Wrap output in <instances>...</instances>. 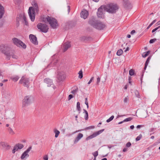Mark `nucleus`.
Masks as SVG:
<instances>
[{
  "instance_id": "1",
  "label": "nucleus",
  "mask_w": 160,
  "mask_h": 160,
  "mask_svg": "<svg viewBox=\"0 0 160 160\" xmlns=\"http://www.w3.org/2000/svg\"><path fill=\"white\" fill-rule=\"evenodd\" d=\"M32 5L33 7H30L29 8L28 13L30 18L31 21L33 22L35 19V11L36 12L38 11V7L37 3L35 1L32 2Z\"/></svg>"
},
{
  "instance_id": "2",
  "label": "nucleus",
  "mask_w": 160,
  "mask_h": 160,
  "mask_svg": "<svg viewBox=\"0 0 160 160\" xmlns=\"http://www.w3.org/2000/svg\"><path fill=\"white\" fill-rule=\"evenodd\" d=\"M89 23L95 28L101 30L105 27V25L102 22L96 21L94 18L90 19L88 22Z\"/></svg>"
},
{
  "instance_id": "3",
  "label": "nucleus",
  "mask_w": 160,
  "mask_h": 160,
  "mask_svg": "<svg viewBox=\"0 0 160 160\" xmlns=\"http://www.w3.org/2000/svg\"><path fill=\"white\" fill-rule=\"evenodd\" d=\"M104 6L105 10L109 13H114L118 9V6L113 3H110L107 5H104Z\"/></svg>"
},
{
  "instance_id": "4",
  "label": "nucleus",
  "mask_w": 160,
  "mask_h": 160,
  "mask_svg": "<svg viewBox=\"0 0 160 160\" xmlns=\"http://www.w3.org/2000/svg\"><path fill=\"white\" fill-rule=\"evenodd\" d=\"M46 19L50 26L53 28L55 29L58 26V21L55 18L48 16Z\"/></svg>"
},
{
  "instance_id": "5",
  "label": "nucleus",
  "mask_w": 160,
  "mask_h": 160,
  "mask_svg": "<svg viewBox=\"0 0 160 160\" xmlns=\"http://www.w3.org/2000/svg\"><path fill=\"white\" fill-rule=\"evenodd\" d=\"M34 101V98L33 97L31 96H27L24 98L23 100L22 106L25 107Z\"/></svg>"
},
{
  "instance_id": "6",
  "label": "nucleus",
  "mask_w": 160,
  "mask_h": 160,
  "mask_svg": "<svg viewBox=\"0 0 160 160\" xmlns=\"http://www.w3.org/2000/svg\"><path fill=\"white\" fill-rule=\"evenodd\" d=\"M9 48L7 45L2 44L0 46V51L4 54L7 58L10 57V53L9 52Z\"/></svg>"
},
{
  "instance_id": "7",
  "label": "nucleus",
  "mask_w": 160,
  "mask_h": 160,
  "mask_svg": "<svg viewBox=\"0 0 160 160\" xmlns=\"http://www.w3.org/2000/svg\"><path fill=\"white\" fill-rule=\"evenodd\" d=\"M105 8L104 5H102L98 9L97 12V15L98 17L100 18H104Z\"/></svg>"
},
{
  "instance_id": "8",
  "label": "nucleus",
  "mask_w": 160,
  "mask_h": 160,
  "mask_svg": "<svg viewBox=\"0 0 160 160\" xmlns=\"http://www.w3.org/2000/svg\"><path fill=\"white\" fill-rule=\"evenodd\" d=\"M37 28L40 31L44 33L47 32L49 29L48 27L46 24L40 23L37 25Z\"/></svg>"
},
{
  "instance_id": "9",
  "label": "nucleus",
  "mask_w": 160,
  "mask_h": 160,
  "mask_svg": "<svg viewBox=\"0 0 160 160\" xmlns=\"http://www.w3.org/2000/svg\"><path fill=\"white\" fill-rule=\"evenodd\" d=\"M12 40L13 42L17 46L19 47H22L24 48H26V45L20 40L16 38H13L12 39Z\"/></svg>"
},
{
  "instance_id": "10",
  "label": "nucleus",
  "mask_w": 160,
  "mask_h": 160,
  "mask_svg": "<svg viewBox=\"0 0 160 160\" xmlns=\"http://www.w3.org/2000/svg\"><path fill=\"white\" fill-rule=\"evenodd\" d=\"M19 83L22 84L24 87L28 88L29 84V78L25 76H23L20 80Z\"/></svg>"
},
{
  "instance_id": "11",
  "label": "nucleus",
  "mask_w": 160,
  "mask_h": 160,
  "mask_svg": "<svg viewBox=\"0 0 160 160\" xmlns=\"http://www.w3.org/2000/svg\"><path fill=\"white\" fill-rule=\"evenodd\" d=\"M32 148V146H30L22 155L21 158L22 159L25 158H27L29 156L28 153Z\"/></svg>"
},
{
  "instance_id": "12",
  "label": "nucleus",
  "mask_w": 160,
  "mask_h": 160,
  "mask_svg": "<svg viewBox=\"0 0 160 160\" xmlns=\"http://www.w3.org/2000/svg\"><path fill=\"white\" fill-rule=\"evenodd\" d=\"M44 81L47 85L48 87L52 86L54 89L56 88V87L53 84L52 81L51 79L49 78H46L44 79Z\"/></svg>"
},
{
  "instance_id": "13",
  "label": "nucleus",
  "mask_w": 160,
  "mask_h": 160,
  "mask_svg": "<svg viewBox=\"0 0 160 160\" xmlns=\"http://www.w3.org/2000/svg\"><path fill=\"white\" fill-rule=\"evenodd\" d=\"M104 130V129H102L92 134L91 135L89 136L86 138L87 140H88L89 139H92L96 137L98 135L100 134Z\"/></svg>"
},
{
  "instance_id": "14",
  "label": "nucleus",
  "mask_w": 160,
  "mask_h": 160,
  "mask_svg": "<svg viewBox=\"0 0 160 160\" xmlns=\"http://www.w3.org/2000/svg\"><path fill=\"white\" fill-rule=\"evenodd\" d=\"M65 74L63 72H59L58 73L57 78L60 81L64 80L65 78Z\"/></svg>"
},
{
  "instance_id": "15",
  "label": "nucleus",
  "mask_w": 160,
  "mask_h": 160,
  "mask_svg": "<svg viewBox=\"0 0 160 160\" xmlns=\"http://www.w3.org/2000/svg\"><path fill=\"white\" fill-rule=\"evenodd\" d=\"M10 146L6 142H0V148L6 150H8Z\"/></svg>"
},
{
  "instance_id": "16",
  "label": "nucleus",
  "mask_w": 160,
  "mask_h": 160,
  "mask_svg": "<svg viewBox=\"0 0 160 160\" xmlns=\"http://www.w3.org/2000/svg\"><path fill=\"white\" fill-rule=\"evenodd\" d=\"M29 38L31 42L35 45H37L38 44V42L37 38L36 36L31 34L29 36Z\"/></svg>"
},
{
  "instance_id": "17",
  "label": "nucleus",
  "mask_w": 160,
  "mask_h": 160,
  "mask_svg": "<svg viewBox=\"0 0 160 160\" xmlns=\"http://www.w3.org/2000/svg\"><path fill=\"white\" fill-rule=\"evenodd\" d=\"M24 146L23 144L20 143L17 144L14 147L12 150V152L14 153L16 151H18L19 149H20L23 147Z\"/></svg>"
},
{
  "instance_id": "18",
  "label": "nucleus",
  "mask_w": 160,
  "mask_h": 160,
  "mask_svg": "<svg viewBox=\"0 0 160 160\" xmlns=\"http://www.w3.org/2000/svg\"><path fill=\"white\" fill-rule=\"evenodd\" d=\"M88 15V11L86 10H84L81 12V18H83L84 19H86Z\"/></svg>"
},
{
  "instance_id": "19",
  "label": "nucleus",
  "mask_w": 160,
  "mask_h": 160,
  "mask_svg": "<svg viewBox=\"0 0 160 160\" xmlns=\"http://www.w3.org/2000/svg\"><path fill=\"white\" fill-rule=\"evenodd\" d=\"M71 47V44L70 42H67L64 43L63 45V52L66 51L68 49Z\"/></svg>"
},
{
  "instance_id": "20",
  "label": "nucleus",
  "mask_w": 160,
  "mask_h": 160,
  "mask_svg": "<svg viewBox=\"0 0 160 160\" xmlns=\"http://www.w3.org/2000/svg\"><path fill=\"white\" fill-rule=\"evenodd\" d=\"M83 137V135L81 133H79L74 141V143H77Z\"/></svg>"
},
{
  "instance_id": "21",
  "label": "nucleus",
  "mask_w": 160,
  "mask_h": 160,
  "mask_svg": "<svg viewBox=\"0 0 160 160\" xmlns=\"http://www.w3.org/2000/svg\"><path fill=\"white\" fill-rule=\"evenodd\" d=\"M4 13V8L0 6V18H1Z\"/></svg>"
},
{
  "instance_id": "22",
  "label": "nucleus",
  "mask_w": 160,
  "mask_h": 160,
  "mask_svg": "<svg viewBox=\"0 0 160 160\" xmlns=\"http://www.w3.org/2000/svg\"><path fill=\"white\" fill-rule=\"evenodd\" d=\"M151 56H149L148 58L145 63V67L144 68V70H146V68H147V66H148V63L149 62V61L151 58Z\"/></svg>"
},
{
  "instance_id": "23",
  "label": "nucleus",
  "mask_w": 160,
  "mask_h": 160,
  "mask_svg": "<svg viewBox=\"0 0 160 160\" xmlns=\"http://www.w3.org/2000/svg\"><path fill=\"white\" fill-rule=\"evenodd\" d=\"M84 112L85 113L84 115V118L86 120H88V112L85 109H83Z\"/></svg>"
},
{
  "instance_id": "24",
  "label": "nucleus",
  "mask_w": 160,
  "mask_h": 160,
  "mask_svg": "<svg viewBox=\"0 0 160 160\" xmlns=\"http://www.w3.org/2000/svg\"><path fill=\"white\" fill-rule=\"evenodd\" d=\"M150 51H148L147 52L143 53L142 54V57L143 58H145L148 55V54L150 53Z\"/></svg>"
},
{
  "instance_id": "25",
  "label": "nucleus",
  "mask_w": 160,
  "mask_h": 160,
  "mask_svg": "<svg viewBox=\"0 0 160 160\" xmlns=\"http://www.w3.org/2000/svg\"><path fill=\"white\" fill-rule=\"evenodd\" d=\"M8 131L9 133L11 135H13L15 133L12 129L10 127L8 128Z\"/></svg>"
},
{
  "instance_id": "26",
  "label": "nucleus",
  "mask_w": 160,
  "mask_h": 160,
  "mask_svg": "<svg viewBox=\"0 0 160 160\" xmlns=\"http://www.w3.org/2000/svg\"><path fill=\"white\" fill-rule=\"evenodd\" d=\"M11 78L13 81L16 82L18 80L19 77L18 76H12Z\"/></svg>"
},
{
  "instance_id": "27",
  "label": "nucleus",
  "mask_w": 160,
  "mask_h": 160,
  "mask_svg": "<svg viewBox=\"0 0 160 160\" xmlns=\"http://www.w3.org/2000/svg\"><path fill=\"white\" fill-rule=\"evenodd\" d=\"M54 132L55 134V137L56 138H57L60 133V132L56 129H55L54 130Z\"/></svg>"
},
{
  "instance_id": "28",
  "label": "nucleus",
  "mask_w": 160,
  "mask_h": 160,
  "mask_svg": "<svg viewBox=\"0 0 160 160\" xmlns=\"http://www.w3.org/2000/svg\"><path fill=\"white\" fill-rule=\"evenodd\" d=\"M123 53V51L122 49L118 50L117 52V54L118 56L121 55Z\"/></svg>"
},
{
  "instance_id": "29",
  "label": "nucleus",
  "mask_w": 160,
  "mask_h": 160,
  "mask_svg": "<svg viewBox=\"0 0 160 160\" xmlns=\"http://www.w3.org/2000/svg\"><path fill=\"white\" fill-rule=\"evenodd\" d=\"M77 109L78 111L80 112L81 110V108L80 107V103L79 102H78L77 103Z\"/></svg>"
},
{
  "instance_id": "30",
  "label": "nucleus",
  "mask_w": 160,
  "mask_h": 160,
  "mask_svg": "<svg viewBox=\"0 0 160 160\" xmlns=\"http://www.w3.org/2000/svg\"><path fill=\"white\" fill-rule=\"evenodd\" d=\"M114 118V116L112 115V116H111L109 119H108L107 120L106 122H110V121H112L113 119Z\"/></svg>"
},
{
  "instance_id": "31",
  "label": "nucleus",
  "mask_w": 160,
  "mask_h": 160,
  "mask_svg": "<svg viewBox=\"0 0 160 160\" xmlns=\"http://www.w3.org/2000/svg\"><path fill=\"white\" fill-rule=\"evenodd\" d=\"M79 76L78 77L80 78H82L83 77L82 72L81 70L79 71L78 72Z\"/></svg>"
},
{
  "instance_id": "32",
  "label": "nucleus",
  "mask_w": 160,
  "mask_h": 160,
  "mask_svg": "<svg viewBox=\"0 0 160 160\" xmlns=\"http://www.w3.org/2000/svg\"><path fill=\"white\" fill-rule=\"evenodd\" d=\"M134 71L133 69H131L129 70V74L130 76L133 75H134Z\"/></svg>"
},
{
  "instance_id": "33",
  "label": "nucleus",
  "mask_w": 160,
  "mask_h": 160,
  "mask_svg": "<svg viewBox=\"0 0 160 160\" xmlns=\"http://www.w3.org/2000/svg\"><path fill=\"white\" fill-rule=\"evenodd\" d=\"M142 138V135L141 134H140L136 138V141H138L140 140V139Z\"/></svg>"
},
{
  "instance_id": "34",
  "label": "nucleus",
  "mask_w": 160,
  "mask_h": 160,
  "mask_svg": "<svg viewBox=\"0 0 160 160\" xmlns=\"http://www.w3.org/2000/svg\"><path fill=\"white\" fill-rule=\"evenodd\" d=\"M132 118L129 117L123 120V121L124 122L130 121L132 120Z\"/></svg>"
},
{
  "instance_id": "35",
  "label": "nucleus",
  "mask_w": 160,
  "mask_h": 160,
  "mask_svg": "<svg viewBox=\"0 0 160 160\" xmlns=\"http://www.w3.org/2000/svg\"><path fill=\"white\" fill-rule=\"evenodd\" d=\"M129 101V98L128 96L125 97L123 101L124 103H127L128 101Z\"/></svg>"
},
{
  "instance_id": "36",
  "label": "nucleus",
  "mask_w": 160,
  "mask_h": 160,
  "mask_svg": "<svg viewBox=\"0 0 160 160\" xmlns=\"http://www.w3.org/2000/svg\"><path fill=\"white\" fill-rule=\"evenodd\" d=\"M100 81V78L99 77H98L97 78L96 84L98 85Z\"/></svg>"
},
{
  "instance_id": "37",
  "label": "nucleus",
  "mask_w": 160,
  "mask_h": 160,
  "mask_svg": "<svg viewBox=\"0 0 160 160\" xmlns=\"http://www.w3.org/2000/svg\"><path fill=\"white\" fill-rule=\"evenodd\" d=\"M11 56L13 58H17V56L16 55H14V54H11L10 55V57ZM8 58V60H9L10 59V57H9V58Z\"/></svg>"
},
{
  "instance_id": "38",
  "label": "nucleus",
  "mask_w": 160,
  "mask_h": 160,
  "mask_svg": "<svg viewBox=\"0 0 160 160\" xmlns=\"http://www.w3.org/2000/svg\"><path fill=\"white\" fill-rule=\"evenodd\" d=\"M92 155L94 156V158H96L98 155V151H96L92 153Z\"/></svg>"
},
{
  "instance_id": "39",
  "label": "nucleus",
  "mask_w": 160,
  "mask_h": 160,
  "mask_svg": "<svg viewBox=\"0 0 160 160\" xmlns=\"http://www.w3.org/2000/svg\"><path fill=\"white\" fill-rule=\"evenodd\" d=\"M156 40H157V39L156 38L151 39L150 40L149 43H152L153 42H154Z\"/></svg>"
},
{
  "instance_id": "40",
  "label": "nucleus",
  "mask_w": 160,
  "mask_h": 160,
  "mask_svg": "<svg viewBox=\"0 0 160 160\" xmlns=\"http://www.w3.org/2000/svg\"><path fill=\"white\" fill-rule=\"evenodd\" d=\"M78 91V89L77 88L75 90H73L72 91L71 93L74 94H76V92Z\"/></svg>"
},
{
  "instance_id": "41",
  "label": "nucleus",
  "mask_w": 160,
  "mask_h": 160,
  "mask_svg": "<svg viewBox=\"0 0 160 160\" xmlns=\"http://www.w3.org/2000/svg\"><path fill=\"white\" fill-rule=\"evenodd\" d=\"M94 128V126H90V127H88L86 128L85 129L86 130L90 129H93Z\"/></svg>"
},
{
  "instance_id": "42",
  "label": "nucleus",
  "mask_w": 160,
  "mask_h": 160,
  "mask_svg": "<svg viewBox=\"0 0 160 160\" xmlns=\"http://www.w3.org/2000/svg\"><path fill=\"white\" fill-rule=\"evenodd\" d=\"M135 94L137 97L138 98H140V95L139 94V92L138 91H137L135 92Z\"/></svg>"
},
{
  "instance_id": "43",
  "label": "nucleus",
  "mask_w": 160,
  "mask_h": 160,
  "mask_svg": "<svg viewBox=\"0 0 160 160\" xmlns=\"http://www.w3.org/2000/svg\"><path fill=\"white\" fill-rule=\"evenodd\" d=\"M94 78V77H92L91 78V79H90V80H89V81L88 82V84H89L93 80Z\"/></svg>"
},
{
  "instance_id": "44",
  "label": "nucleus",
  "mask_w": 160,
  "mask_h": 160,
  "mask_svg": "<svg viewBox=\"0 0 160 160\" xmlns=\"http://www.w3.org/2000/svg\"><path fill=\"white\" fill-rule=\"evenodd\" d=\"M131 143L130 142H129L127 143V144H126V146L127 147H129L131 146Z\"/></svg>"
},
{
  "instance_id": "45",
  "label": "nucleus",
  "mask_w": 160,
  "mask_h": 160,
  "mask_svg": "<svg viewBox=\"0 0 160 160\" xmlns=\"http://www.w3.org/2000/svg\"><path fill=\"white\" fill-rule=\"evenodd\" d=\"M73 97V96L72 94H70L68 96V100H70L71 99H72Z\"/></svg>"
},
{
  "instance_id": "46",
  "label": "nucleus",
  "mask_w": 160,
  "mask_h": 160,
  "mask_svg": "<svg viewBox=\"0 0 160 160\" xmlns=\"http://www.w3.org/2000/svg\"><path fill=\"white\" fill-rule=\"evenodd\" d=\"M13 0L14 2L16 4H18L21 1V0Z\"/></svg>"
},
{
  "instance_id": "47",
  "label": "nucleus",
  "mask_w": 160,
  "mask_h": 160,
  "mask_svg": "<svg viewBox=\"0 0 160 160\" xmlns=\"http://www.w3.org/2000/svg\"><path fill=\"white\" fill-rule=\"evenodd\" d=\"M43 159L44 160H48V156L47 155H46L44 156L43 157Z\"/></svg>"
},
{
  "instance_id": "48",
  "label": "nucleus",
  "mask_w": 160,
  "mask_h": 160,
  "mask_svg": "<svg viewBox=\"0 0 160 160\" xmlns=\"http://www.w3.org/2000/svg\"><path fill=\"white\" fill-rule=\"evenodd\" d=\"M152 23H151L147 27V29H148L152 25Z\"/></svg>"
},
{
  "instance_id": "49",
  "label": "nucleus",
  "mask_w": 160,
  "mask_h": 160,
  "mask_svg": "<svg viewBox=\"0 0 160 160\" xmlns=\"http://www.w3.org/2000/svg\"><path fill=\"white\" fill-rule=\"evenodd\" d=\"M135 30H132L131 32V34H133L135 33Z\"/></svg>"
},
{
  "instance_id": "50",
  "label": "nucleus",
  "mask_w": 160,
  "mask_h": 160,
  "mask_svg": "<svg viewBox=\"0 0 160 160\" xmlns=\"http://www.w3.org/2000/svg\"><path fill=\"white\" fill-rule=\"evenodd\" d=\"M157 30H158V28H155V29L152 30V33L154 32H155V31H156Z\"/></svg>"
},
{
  "instance_id": "51",
  "label": "nucleus",
  "mask_w": 160,
  "mask_h": 160,
  "mask_svg": "<svg viewBox=\"0 0 160 160\" xmlns=\"http://www.w3.org/2000/svg\"><path fill=\"white\" fill-rule=\"evenodd\" d=\"M155 130V128H152L150 129V132H153V131H154Z\"/></svg>"
},
{
  "instance_id": "52",
  "label": "nucleus",
  "mask_w": 160,
  "mask_h": 160,
  "mask_svg": "<svg viewBox=\"0 0 160 160\" xmlns=\"http://www.w3.org/2000/svg\"><path fill=\"white\" fill-rule=\"evenodd\" d=\"M127 151V149L126 148H124L123 149V152H125Z\"/></svg>"
},
{
  "instance_id": "53",
  "label": "nucleus",
  "mask_w": 160,
  "mask_h": 160,
  "mask_svg": "<svg viewBox=\"0 0 160 160\" xmlns=\"http://www.w3.org/2000/svg\"><path fill=\"white\" fill-rule=\"evenodd\" d=\"M68 12H69V11H70V6H68Z\"/></svg>"
},
{
  "instance_id": "54",
  "label": "nucleus",
  "mask_w": 160,
  "mask_h": 160,
  "mask_svg": "<svg viewBox=\"0 0 160 160\" xmlns=\"http://www.w3.org/2000/svg\"><path fill=\"white\" fill-rule=\"evenodd\" d=\"M134 126L133 125H132L131 126H130V128L131 129H133L134 128Z\"/></svg>"
},
{
  "instance_id": "55",
  "label": "nucleus",
  "mask_w": 160,
  "mask_h": 160,
  "mask_svg": "<svg viewBox=\"0 0 160 160\" xmlns=\"http://www.w3.org/2000/svg\"><path fill=\"white\" fill-rule=\"evenodd\" d=\"M156 19H155L152 22V24H153L154 23H155V22H156Z\"/></svg>"
},
{
  "instance_id": "56",
  "label": "nucleus",
  "mask_w": 160,
  "mask_h": 160,
  "mask_svg": "<svg viewBox=\"0 0 160 160\" xmlns=\"http://www.w3.org/2000/svg\"><path fill=\"white\" fill-rule=\"evenodd\" d=\"M2 72H1V71L0 70V77L1 76L2 77V78H3V76L2 75Z\"/></svg>"
},
{
  "instance_id": "57",
  "label": "nucleus",
  "mask_w": 160,
  "mask_h": 160,
  "mask_svg": "<svg viewBox=\"0 0 160 160\" xmlns=\"http://www.w3.org/2000/svg\"><path fill=\"white\" fill-rule=\"evenodd\" d=\"M88 102V98H85V103Z\"/></svg>"
},
{
  "instance_id": "58",
  "label": "nucleus",
  "mask_w": 160,
  "mask_h": 160,
  "mask_svg": "<svg viewBox=\"0 0 160 160\" xmlns=\"http://www.w3.org/2000/svg\"><path fill=\"white\" fill-rule=\"evenodd\" d=\"M123 122H124L123 120L122 121H121V122H119L118 123V124H120L122 123H123Z\"/></svg>"
},
{
  "instance_id": "59",
  "label": "nucleus",
  "mask_w": 160,
  "mask_h": 160,
  "mask_svg": "<svg viewBox=\"0 0 160 160\" xmlns=\"http://www.w3.org/2000/svg\"><path fill=\"white\" fill-rule=\"evenodd\" d=\"M142 126H141V125H138L137 127V128H141Z\"/></svg>"
},
{
  "instance_id": "60",
  "label": "nucleus",
  "mask_w": 160,
  "mask_h": 160,
  "mask_svg": "<svg viewBox=\"0 0 160 160\" xmlns=\"http://www.w3.org/2000/svg\"><path fill=\"white\" fill-rule=\"evenodd\" d=\"M85 104L87 105V108H88V107H89L88 102H87V103L86 102V103H85Z\"/></svg>"
},
{
  "instance_id": "61",
  "label": "nucleus",
  "mask_w": 160,
  "mask_h": 160,
  "mask_svg": "<svg viewBox=\"0 0 160 160\" xmlns=\"http://www.w3.org/2000/svg\"><path fill=\"white\" fill-rule=\"evenodd\" d=\"M8 81V80L7 79H4V80H3L2 81V82H6Z\"/></svg>"
},
{
  "instance_id": "62",
  "label": "nucleus",
  "mask_w": 160,
  "mask_h": 160,
  "mask_svg": "<svg viewBox=\"0 0 160 160\" xmlns=\"http://www.w3.org/2000/svg\"><path fill=\"white\" fill-rule=\"evenodd\" d=\"M23 19H24V21L25 22H26V17L24 16H23Z\"/></svg>"
},
{
  "instance_id": "63",
  "label": "nucleus",
  "mask_w": 160,
  "mask_h": 160,
  "mask_svg": "<svg viewBox=\"0 0 160 160\" xmlns=\"http://www.w3.org/2000/svg\"><path fill=\"white\" fill-rule=\"evenodd\" d=\"M127 37L128 38H129L131 37V35L129 34H128L127 36Z\"/></svg>"
},
{
  "instance_id": "64",
  "label": "nucleus",
  "mask_w": 160,
  "mask_h": 160,
  "mask_svg": "<svg viewBox=\"0 0 160 160\" xmlns=\"http://www.w3.org/2000/svg\"><path fill=\"white\" fill-rule=\"evenodd\" d=\"M101 160H107V159L106 158H103Z\"/></svg>"
}]
</instances>
